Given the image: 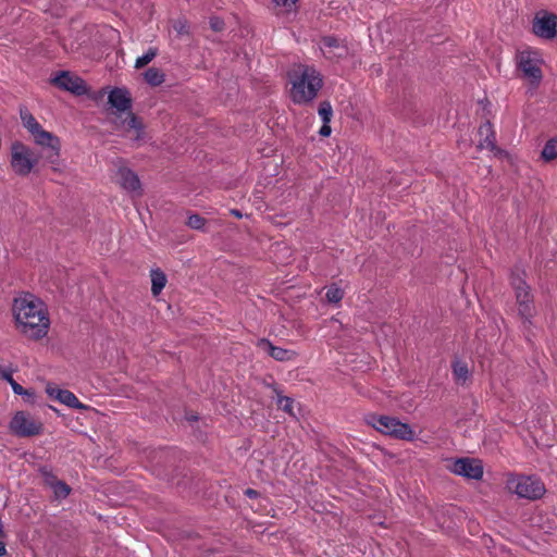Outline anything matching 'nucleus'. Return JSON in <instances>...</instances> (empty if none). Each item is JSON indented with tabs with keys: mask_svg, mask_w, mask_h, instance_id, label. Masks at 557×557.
Masks as SVG:
<instances>
[{
	"mask_svg": "<svg viewBox=\"0 0 557 557\" xmlns=\"http://www.w3.org/2000/svg\"><path fill=\"white\" fill-rule=\"evenodd\" d=\"M173 28L181 36L188 34V25H187L186 21H183V20L176 21L173 25Z\"/></svg>",
	"mask_w": 557,
	"mask_h": 557,
	"instance_id": "obj_33",
	"label": "nucleus"
},
{
	"mask_svg": "<svg viewBox=\"0 0 557 557\" xmlns=\"http://www.w3.org/2000/svg\"><path fill=\"white\" fill-rule=\"evenodd\" d=\"M117 178L121 187L129 193L140 194V182L135 172L127 168L117 171Z\"/></svg>",
	"mask_w": 557,
	"mask_h": 557,
	"instance_id": "obj_15",
	"label": "nucleus"
},
{
	"mask_svg": "<svg viewBox=\"0 0 557 557\" xmlns=\"http://www.w3.org/2000/svg\"><path fill=\"white\" fill-rule=\"evenodd\" d=\"M533 33L543 39L557 37V15L547 11L539 12L533 20Z\"/></svg>",
	"mask_w": 557,
	"mask_h": 557,
	"instance_id": "obj_9",
	"label": "nucleus"
},
{
	"mask_svg": "<svg viewBox=\"0 0 557 557\" xmlns=\"http://www.w3.org/2000/svg\"><path fill=\"white\" fill-rule=\"evenodd\" d=\"M518 67L532 85L537 86L542 78V59L536 51L523 50L517 55Z\"/></svg>",
	"mask_w": 557,
	"mask_h": 557,
	"instance_id": "obj_6",
	"label": "nucleus"
},
{
	"mask_svg": "<svg viewBox=\"0 0 557 557\" xmlns=\"http://www.w3.org/2000/svg\"><path fill=\"white\" fill-rule=\"evenodd\" d=\"M20 115L23 126L30 133V135L33 133H38V129L41 127V125L27 109H21Z\"/></svg>",
	"mask_w": 557,
	"mask_h": 557,
	"instance_id": "obj_21",
	"label": "nucleus"
},
{
	"mask_svg": "<svg viewBox=\"0 0 557 557\" xmlns=\"http://www.w3.org/2000/svg\"><path fill=\"white\" fill-rule=\"evenodd\" d=\"M5 553V546L2 542H0V556Z\"/></svg>",
	"mask_w": 557,
	"mask_h": 557,
	"instance_id": "obj_41",
	"label": "nucleus"
},
{
	"mask_svg": "<svg viewBox=\"0 0 557 557\" xmlns=\"http://www.w3.org/2000/svg\"><path fill=\"white\" fill-rule=\"evenodd\" d=\"M245 494L249 497V498H256L258 496V492L252 490V488H247L245 491Z\"/></svg>",
	"mask_w": 557,
	"mask_h": 557,
	"instance_id": "obj_38",
	"label": "nucleus"
},
{
	"mask_svg": "<svg viewBox=\"0 0 557 557\" xmlns=\"http://www.w3.org/2000/svg\"><path fill=\"white\" fill-rule=\"evenodd\" d=\"M210 26L213 30L220 32L223 29L224 23L219 17H211L210 18Z\"/></svg>",
	"mask_w": 557,
	"mask_h": 557,
	"instance_id": "obj_35",
	"label": "nucleus"
},
{
	"mask_svg": "<svg viewBox=\"0 0 557 557\" xmlns=\"http://www.w3.org/2000/svg\"><path fill=\"white\" fill-rule=\"evenodd\" d=\"M25 397L26 401L34 403L35 401V394L34 395H23Z\"/></svg>",
	"mask_w": 557,
	"mask_h": 557,
	"instance_id": "obj_39",
	"label": "nucleus"
},
{
	"mask_svg": "<svg viewBox=\"0 0 557 557\" xmlns=\"http://www.w3.org/2000/svg\"><path fill=\"white\" fill-rule=\"evenodd\" d=\"M288 76L292 84V100L298 104L311 102L323 84L319 71L306 64L295 65Z\"/></svg>",
	"mask_w": 557,
	"mask_h": 557,
	"instance_id": "obj_2",
	"label": "nucleus"
},
{
	"mask_svg": "<svg viewBox=\"0 0 557 557\" xmlns=\"http://www.w3.org/2000/svg\"><path fill=\"white\" fill-rule=\"evenodd\" d=\"M479 135L481 137L479 147L481 149H488L494 151L496 149V136L491 122L486 121L479 128Z\"/></svg>",
	"mask_w": 557,
	"mask_h": 557,
	"instance_id": "obj_18",
	"label": "nucleus"
},
{
	"mask_svg": "<svg viewBox=\"0 0 557 557\" xmlns=\"http://www.w3.org/2000/svg\"><path fill=\"white\" fill-rule=\"evenodd\" d=\"M507 488L520 498L540 499L545 494L544 483L533 475H511L507 480Z\"/></svg>",
	"mask_w": 557,
	"mask_h": 557,
	"instance_id": "obj_5",
	"label": "nucleus"
},
{
	"mask_svg": "<svg viewBox=\"0 0 557 557\" xmlns=\"http://www.w3.org/2000/svg\"><path fill=\"white\" fill-rule=\"evenodd\" d=\"M17 330L26 337L40 339L48 334L50 319L44 301L33 294L14 299L12 306Z\"/></svg>",
	"mask_w": 557,
	"mask_h": 557,
	"instance_id": "obj_1",
	"label": "nucleus"
},
{
	"mask_svg": "<svg viewBox=\"0 0 557 557\" xmlns=\"http://www.w3.org/2000/svg\"><path fill=\"white\" fill-rule=\"evenodd\" d=\"M158 54V49L150 47L143 55L138 57L135 61V67L141 69L150 63Z\"/></svg>",
	"mask_w": 557,
	"mask_h": 557,
	"instance_id": "obj_25",
	"label": "nucleus"
},
{
	"mask_svg": "<svg viewBox=\"0 0 557 557\" xmlns=\"http://www.w3.org/2000/svg\"><path fill=\"white\" fill-rule=\"evenodd\" d=\"M40 472L45 484L50 488H52L55 484H58L61 481L50 470L44 468L40 470Z\"/></svg>",
	"mask_w": 557,
	"mask_h": 557,
	"instance_id": "obj_31",
	"label": "nucleus"
},
{
	"mask_svg": "<svg viewBox=\"0 0 557 557\" xmlns=\"http://www.w3.org/2000/svg\"><path fill=\"white\" fill-rule=\"evenodd\" d=\"M109 103L119 112H127L132 108V99L126 89L114 88L108 97Z\"/></svg>",
	"mask_w": 557,
	"mask_h": 557,
	"instance_id": "obj_16",
	"label": "nucleus"
},
{
	"mask_svg": "<svg viewBox=\"0 0 557 557\" xmlns=\"http://www.w3.org/2000/svg\"><path fill=\"white\" fill-rule=\"evenodd\" d=\"M451 471L455 474L462 475L468 479L480 480L483 476L482 462L472 458H460L455 460Z\"/></svg>",
	"mask_w": 557,
	"mask_h": 557,
	"instance_id": "obj_11",
	"label": "nucleus"
},
{
	"mask_svg": "<svg viewBox=\"0 0 557 557\" xmlns=\"http://www.w3.org/2000/svg\"><path fill=\"white\" fill-rule=\"evenodd\" d=\"M52 491L57 498H65L71 493V487L63 481H60L52 487Z\"/></svg>",
	"mask_w": 557,
	"mask_h": 557,
	"instance_id": "obj_28",
	"label": "nucleus"
},
{
	"mask_svg": "<svg viewBox=\"0 0 557 557\" xmlns=\"http://www.w3.org/2000/svg\"><path fill=\"white\" fill-rule=\"evenodd\" d=\"M524 276V271L518 268L512 270L510 275V284L515 290L518 305V313L522 320L523 329L524 331H528L532 325V318L535 314V308L530 286L527 284Z\"/></svg>",
	"mask_w": 557,
	"mask_h": 557,
	"instance_id": "obj_3",
	"label": "nucleus"
},
{
	"mask_svg": "<svg viewBox=\"0 0 557 557\" xmlns=\"http://www.w3.org/2000/svg\"><path fill=\"white\" fill-rule=\"evenodd\" d=\"M275 5L290 9L298 0H272Z\"/></svg>",
	"mask_w": 557,
	"mask_h": 557,
	"instance_id": "obj_36",
	"label": "nucleus"
},
{
	"mask_svg": "<svg viewBox=\"0 0 557 557\" xmlns=\"http://www.w3.org/2000/svg\"><path fill=\"white\" fill-rule=\"evenodd\" d=\"M126 131H135V139H139L141 136L143 124L136 115L127 111L126 119L122 122Z\"/></svg>",
	"mask_w": 557,
	"mask_h": 557,
	"instance_id": "obj_22",
	"label": "nucleus"
},
{
	"mask_svg": "<svg viewBox=\"0 0 557 557\" xmlns=\"http://www.w3.org/2000/svg\"><path fill=\"white\" fill-rule=\"evenodd\" d=\"M37 163L33 152L22 143H14L11 147V166L13 171L22 176L29 174Z\"/></svg>",
	"mask_w": 557,
	"mask_h": 557,
	"instance_id": "obj_7",
	"label": "nucleus"
},
{
	"mask_svg": "<svg viewBox=\"0 0 557 557\" xmlns=\"http://www.w3.org/2000/svg\"><path fill=\"white\" fill-rule=\"evenodd\" d=\"M451 368L456 383L465 384L466 381L470 377V371L468 364L465 361L457 359L453 362Z\"/></svg>",
	"mask_w": 557,
	"mask_h": 557,
	"instance_id": "obj_19",
	"label": "nucleus"
},
{
	"mask_svg": "<svg viewBox=\"0 0 557 557\" xmlns=\"http://www.w3.org/2000/svg\"><path fill=\"white\" fill-rule=\"evenodd\" d=\"M320 48L323 55L330 60L344 59L349 54V48L347 45L334 36L323 37L321 39Z\"/></svg>",
	"mask_w": 557,
	"mask_h": 557,
	"instance_id": "obj_12",
	"label": "nucleus"
},
{
	"mask_svg": "<svg viewBox=\"0 0 557 557\" xmlns=\"http://www.w3.org/2000/svg\"><path fill=\"white\" fill-rule=\"evenodd\" d=\"M541 156L545 161H552L557 158V136L547 140Z\"/></svg>",
	"mask_w": 557,
	"mask_h": 557,
	"instance_id": "obj_24",
	"label": "nucleus"
},
{
	"mask_svg": "<svg viewBox=\"0 0 557 557\" xmlns=\"http://www.w3.org/2000/svg\"><path fill=\"white\" fill-rule=\"evenodd\" d=\"M10 430L17 436L28 437L39 434L42 430V424L32 414L18 411L10 422Z\"/></svg>",
	"mask_w": 557,
	"mask_h": 557,
	"instance_id": "obj_8",
	"label": "nucleus"
},
{
	"mask_svg": "<svg viewBox=\"0 0 557 557\" xmlns=\"http://www.w3.org/2000/svg\"><path fill=\"white\" fill-rule=\"evenodd\" d=\"M46 392L49 397L58 400L59 403L76 409H83L85 406L78 400V398L70 391L62 389L50 384L47 385Z\"/></svg>",
	"mask_w": 557,
	"mask_h": 557,
	"instance_id": "obj_14",
	"label": "nucleus"
},
{
	"mask_svg": "<svg viewBox=\"0 0 557 557\" xmlns=\"http://www.w3.org/2000/svg\"><path fill=\"white\" fill-rule=\"evenodd\" d=\"M318 113L323 123L330 124L333 116V109L329 101H322L319 106Z\"/></svg>",
	"mask_w": 557,
	"mask_h": 557,
	"instance_id": "obj_26",
	"label": "nucleus"
},
{
	"mask_svg": "<svg viewBox=\"0 0 557 557\" xmlns=\"http://www.w3.org/2000/svg\"><path fill=\"white\" fill-rule=\"evenodd\" d=\"M144 78L151 86H160L165 81V75L157 67H149L144 73Z\"/></svg>",
	"mask_w": 557,
	"mask_h": 557,
	"instance_id": "obj_23",
	"label": "nucleus"
},
{
	"mask_svg": "<svg viewBox=\"0 0 557 557\" xmlns=\"http://www.w3.org/2000/svg\"><path fill=\"white\" fill-rule=\"evenodd\" d=\"M151 276V292L154 296L159 295L165 287L166 276L160 269H152L150 272Z\"/></svg>",
	"mask_w": 557,
	"mask_h": 557,
	"instance_id": "obj_20",
	"label": "nucleus"
},
{
	"mask_svg": "<svg viewBox=\"0 0 557 557\" xmlns=\"http://www.w3.org/2000/svg\"><path fill=\"white\" fill-rule=\"evenodd\" d=\"M53 83L59 88L71 91L77 96H82L87 92L84 79L78 76L71 75L69 72H61L53 78Z\"/></svg>",
	"mask_w": 557,
	"mask_h": 557,
	"instance_id": "obj_13",
	"label": "nucleus"
},
{
	"mask_svg": "<svg viewBox=\"0 0 557 557\" xmlns=\"http://www.w3.org/2000/svg\"><path fill=\"white\" fill-rule=\"evenodd\" d=\"M12 387V391L16 395H34L33 389H26L21 384H18L14 379L9 383Z\"/></svg>",
	"mask_w": 557,
	"mask_h": 557,
	"instance_id": "obj_32",
	"label": "nucleus"
},
{
	"mask_svg": "<svg viewBox=\"0 0 557 557\" xmlns=\"http://www.w3.org/2000/svg\"><path fill=\"white\" fill-rule=\"evenodd\" d=\"M325 297L329 302L338 304L344 297V292L333 284L327 288Z\"/></svg>",
	"mask_w": 557,
	"mask_h": 557,
	"instance_id": "obj_27",
	"label": "nucleus"
},
{
	"mask_svg": "<svg viewBox=\"0 0 557 557\" xmlns=\"http://www.w3.org/2000/svg\"><path fill=\"white\" fill-rule=\"evenodd\" d=\"M367 423L376 431L396 440L412 441L414 438V432L410 425L394 417L370 414L367 418Z\"/></svg>",
	"mask_w": 557,
	"mask_h": 557,
	"instance_id": "obj_4",
	"label": "nucleus"
},
{
	"mask_svg": "<svg viewBox=\"0 0 557 557\" xmlns=\"http://www.w3.org/2000/svg\"><path fill=\"white\" fill-rule=\"evenodd\" d=\"M331 132H332V129H331L330 124H325V123H323L322 127H321V128H320V131H319V134H320L321 136H323V137H327V136H330V135H331Z\"/></svg>",
	"mask_w": 557,
	"mask_h": 557,
	"instance_id": "obj_37",
	"label": "nucleus"
},
{
	"mask_svg": "<svg viewBox=\"0 0 557 557\" xmlns=\"http://www.w3.org/2000/svg\"><path fill=\"white\" fill-rule=\"evenodd\" d=\"M206 224L205 218L199 214H191L188 216L187 225L193 230H202Z\"/></svg>",
	"mask_w": 557,
	"mask_h": 557,
	"instance_id": "obj_29",
	"label": "nucleus"
},
{
	"mask_svg": "<svg viewBox=\"0 0 557 557\" xmlns=\"http://www.w3.org/2000/svg\"><path fill=\"white\" fill-rule=\"evenodd\" d=\"M231 213H232L233 215H235L236 218H242V213H240L237 209H233V210L231 211Z\"/></svg>",
	"mask_w": 557,
	"mask_h": 557,
	"instance_id": "obj_40",
	"label": "nucleus"
},
{
	"mask_svg": "<svg viewBox=\"0 0 557 557\" xmlns=\"http://www.w3.org/2000/svg\"><path fill=\"white\" fill-rule=\"evenodd\" d=\"M294 400L287 396H278L277 397V406L284 410L285 412L295 416L293 412Z\"/></svg>",
	"mask_w": 557,
	"mask_h": 557,
	"instance_id": "obj_30",
	"label": "nucleus"
},
{
	"mask_svg": "<svg viewBox=\"0 0 557 557\" xmlns=\"http://www.w3.org/2000/svg\"><path fill=\"white\" fill-rule=\"evenodd\" d=\"M258 346L277 361L290 360L295 352L282 347L274 346L269 339L262 338L258 342Z\"/></svg>",
	"mask_w": 557,
	"mask_h": 557,
	"instance_id": "obj_17",
	"label": "nucleus"
},
{
	"mask_svg": "<svg viewBox=\"0 0 557 557\" xmlns=\"http://www.w3.org/2000/svg\"><path fill=\"white\" fill-rule=\"evenodd\" d=\"M32 136L37 145L48 149L47 158L51 163H54L60 154L59 138L52 133L45 131L42 126L38 129V133H33Z\"/></svg>",
	"mask_w": 557,
	"mask_h": 557,
	"instance_id": "obj_10",
	"label": "nucleus"
},
{
	"mask_svg": "<svg viewBox=\"0 0 557 557\" xmlns=\"http://www.w3.org/2000/svg\"><path fill=\"white\" fill-rule=\"evenodd\" d=\"M12 369L10 368H5V367H0V379L10 383L12 380H13V376H12Z\"/></svg>",
	"mask_w": 557,
	"mask_h": 557,
	"instance_id": "obj_34",
	"label": "nucleus"
}]
</instances>
